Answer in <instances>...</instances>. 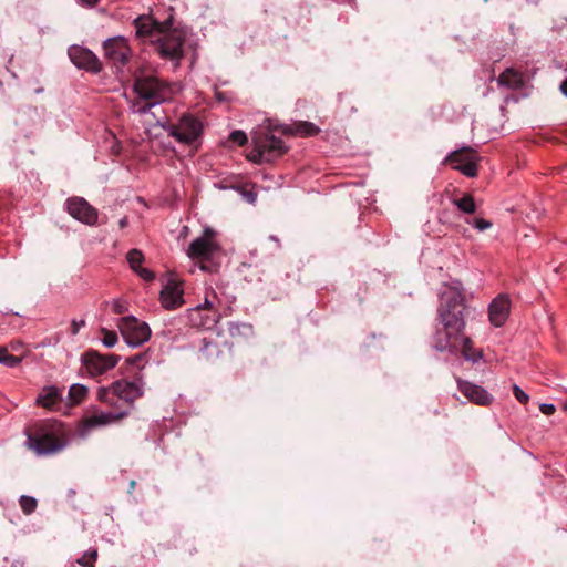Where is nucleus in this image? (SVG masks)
I'll use <instances>...</instances> for the list:
<instances>
[{
	"label": "nucleus",
	"instance_id": "f257e3e1",
	"mask_svg": "<svg viewBox=\"0 0 567 567\" xmlns=\"http://www.w3.org/2000/svg\"><path fill=\"white\" fill-rule=\"evenodd\" d=\"M437 307V319L442 326L434 337V348L440 352L461 353L473 363L483 358V352L475 349L472 339L465 333L466 321L464 289L460 281L443 286Z\"/></svg>",
	"mask_w": 567,
	"mask_h": 567
},
{
	"label": "nucleus",
	"instance_id": "f03ea898",
	"mask_svg": "<svg viewBox=\"0 0 567 567\" xmlns=\"http://www.w3.org/2000/svg\"><path fill=\"white\" fill-rule=\"evenodd\" d=\"M27 446L39 456L60 453L69 443V431L65 425L55 420H38L27 430Z\"/></svg>",
	"mask_w": 567,
	"mask_h": 567
},
{
	"label": "nucleus",
	"instance_id": "7ed1b4c3",
	"mask_svg": "<svg viewBox=\"0 0 567 567\" xmlns=\"http://www.w3.org/2000/svg\"><path fill=\"white\" fill-rule=\"evenodd\" d=\"M144 392L145 381L142 375H136L133 379H120L107 386L99 388L96 399L109 409L125 412L126 417Z\"/></svg>",
	"mask_w": 567,
	"mask_h": 567
},
{
	"label": "nucleus",
	"instance_id": "20e7f679",
	"mask_svg": "<svg viewBox=\"0 0 567 567\" xmlns=\"http://www.w3.org/2000/svg\"><path fill=\"white\" fill-rule=\"evenodd\" d=\"M288 151L285 142L276 137L270 124L260 125L251 132V150L247 159L255 164L272 162Z\"/></svg>",
	"mask_w": 567,
	"mask_h": 567
},
{
	"label": "nucleus",
	"instance_id": "39448f33",
	"mask_svg": "<svg viewBox=\"0 0 567 567\" xmlns=\"http://www.w3.org/2000/svg\"><path fill=\"white\" fill-rule=\"evenodd\" d=\"M134 92L140 99L147 101L146 105L136 110L138 113H146L152 106L168 99L171 94L168 85L154 75L136 78Z\"/></svg>",
	"mask_w": 567,
	"mask_h": 567
},
{
	"label": "nucleus",
	"instance_id": "423d86ee",
	"mask_svg": "<svg viewBox=\"0 0 567 567\" xmlns=\"http://www.w3.org/2000/svg\"><path fill=\"white\" fill-rule=\"evenodd\" d=\"M480 159L481 157L474 148L464 146L451 152L442 164L451 165L453 169L461 172L466 177L473 178L478 174L477 164Z\"/></svg>",
	"mask_w": 567,
	"mask_h": 567
},
{
	"label": "nucleus",
	"instance_id": "0eeeda50",
	"mask_svg": "<svg viewBox=\"0 0 567 567\" xmlns=\"http://www.w3.org/2000/svg\"><path fill=\"white\" fill-rule=\"evenodd\" d=\"M117 328L125 342L131 347H138L148 341L151 337L148 324L133 316L120 318Z\"/></svg>",
	"mask_w": 567,
	"mask_h": 567
},
{
	"label": "nucleus",
	"instance_id": "6e6552de",
	"mask_svg": "<svg viewBox=\"0 0 567 567\" xmlns=\"http://www.w3.org/2000/svg\"><path fill=\"white\" fill-rule=\"evenodd\" d=\"M185 35L179 30L161 33L157 39L156 50L164 59H169L177 66L184 56L183 45Z\"/></svg>",
	"mask_w": 567,
	"mask_h": 567
},
{
	"label": "nucleus",
	"instance_id": "1a4fd4ad",
	"mask_svg": "<svg viewBox=\"0 0 567 567\" xmlns=\"http://www.w3.org/2000/svg\"><path fill=\"white\" fill-rule=\"evenodd\" d=\"M165 130L177 142L190 144L200 135L203 125L194 115L184 114L176 124H169Z\"/></svg>",
	"mask_w": 567,
	"mask_h": 567
},
{
	"label": "nucleus",
	"instance_id": "9d476101",
	"mask_svg": "<svg viewBox=\"0 0 567 567\" xmlns=\"http://www.w3.org/2000/svg\"><path fill=\"white\" fill-rule=\"evenodd\" d=\"M120 359L117 354H101L91 350L82 355L81 362L89 377L97 378L114 369Z\"/></svg>",
	"mask_w": 567,
	"mask_h": 567
},
{
	"label": "nucleus",
	"instance_id": "9b49d317",
	"mask_svg": "<svg viewBox=\"0 0 567 567\" xmlns=\"http://www.w3.org/2000/svg\"><path fill=\"white\" fill-rule=\"evenodd\" d=\"M103 55L113 66H124L131 56V49L127 40L122 37H112L103 42Z\"/></svg>",
	"mask_w": 567,
	"mask_h": 567
},
{
	"label": "nucleus",
	"instance_id": "f8f14e48",
	"mask_svg": "<svg viewBox=\"0 0 567 567\" xmlns=\"http://www.w3.org/2000/svg\"><path fill=\"white\" fill-rule=\"evenodd\" d=\"M159 301L164 309L175 310L185 303L184 281L176 275H169L161 290Z\"/></svg>",
	"mask_w": 567,
	"mask_h": 567
},
{
	"label": "nucleus",
	"instance_id": "ddd939ff",
	"mask_svg": "<svg viewBox=\"0 0 567 567\" xmlns=\"http://www.w3.org/2000/svg\"><path fill=\"white\" fill-rule=\"evenodd\" d=\"M214 236L215 233L212 229H205L200 237L190 243L187 250V256L190 259H197L200 261L209 260L219 249Z\"/></svg>",
	"mask_w": 567,
	"mask_h": 567
},
{
	"label": "nucleus",
	"instance_id": "4468645a",
	"mask_svg": "<svg viewBox=\"0 0 567 567\" xmlns=\"http://www.w3.org/2000/svg\"><path fill=\"white\" fill-rule=\"evenodd\" d=\"M66 212L76 220L87 226L97 224L99 212L83 197H70L65 202Z\"/></svg>",
	"mask_w": 567,
	"mask_h": 567
},
{
	"label": "nucleus",
	"instance_id": "2eb2a0df",
	"mask_svg": "<svg viewBox=\"0 0 567 567\" xmlns=\"http://www.w3.org/2000/svg\"><path fill=\"white\" fill-rule=\"evenodd\" d=\"M234 298L218 293L215 289L207 288L204 296L203 307L210 313L217 316V320L228 317L233 312Z\"/></svg>",
	"mask_w": 567,
	"mask_h": 567
},
{
	"label": "nucleus",
	"instance_id": "dca6fc26",
	"mask_svg": "<svg viewBox=\"0 0 567 567\" xmlns=\"http://www.w3.org/2000/svg\"><path fill=\"white\" fill-rule=\"evenodd\" d=\"M68 55L72 63L79 69H83L94 74L102 71V62L95 53L86 48L72 45L68 50Z\"/></svg>",
	"mask_w": 567,
	"mask_h": 567
},
{
	"label": "nucleus",
	"instance_id": "f3484780",
	"mask_svg": "<svg viewBox=\"0 0 567 567\" xmlns=\"http://www.w3.org/2000/svg\"><path fill=\"white\" fill-rule=\"evenodd\" d=\"M458 391L472 403L481 406H488L493 396L481 385L460 378L456 379Z\"/></svg>",
	"mask_w": 567,
	"mask_h": 567
},
{
	"label": "nucleus",
	"instance_id": "a211bd4d",
	"mask_svg": "<svg viewBox=\"0 0 567 567\" xmlns=\"http://www.w3.org/2000/svg\"><path fill=\"white\" fill-rule=\"evenodd\" d=\"M511 312V299L508 295L501 293L488 306V320L495 328L503 327Z\"/></svg>",
	"mask_w": 567,
	"mask_h": 567
},
{
	"label": "nucleus",
	"instance_id": "6ab92c4d",
	"mask_svg": "<svg viewBox=\"0 0 567 567\" xmlns=\"http://www.w3.org/2000/svg\"><path fill=\"white\" fill-rule=\"evenodd\" d=\"M125 417V412H120L116 409H110L109 411H97L83 419L82 424L85 431H90L95 427L105 426L112 423H116Z\"/></svg>",
	"mask_w": 567,
	"mask_h": 567
},
{
	"label": "nucleus",
	"instance_id": "aec40b11",
	"mask_svg": "<svg viewBox=\"0 0 567 567\" xmlns=\"http://www.w3.org/2000/svg\"><path fill=\"white\" fill-rule=\"evenodd\" d=\"M187 318L189 323L196 328L210 329L219 322L217 316L207 311V309L203 307V303H198L196 307L188 309Z\"/></svg>",
	"mask_w": 567,
	"mask_h": 567
},
{
	"label": "nucleus",
	"instance_id": "412c9836",
	"mask_svg": "<svg viewBox=\"0 0 567 567\" xmlns=\"http://www.w3.org/2000/svg\"><path fill=\"white\" fill-rule=\"evenodd\" d=\"M61 402L62 392L54 385L44 386L35 400L37 405L52 411L56 410Z\"/></svg>",
	"mask_w": 567,
	"mask_h": 567
},
{
	"label": "nucleus",
	"instance_id": "4be33fe9",
	"mask_svg": "<svg viewBox=\"0 0 567 567\" xmlns=\"http://www.w3.org/2000/svg\"><path fill=\"white\" fill-rule=\"evenodd\" d=\"M127 261L130 264V267L134 272H136L142 279L145 281H152L155 279V274L147 269L142 267V262L144 261V255L138 249H131L127 252Z\"/></svg>",
	"mask_w": 567,
	"mask_h": 567
},
{
	"label": "nucleus",
	"instance_id": "5701e85b",
	"mask_svg": "<svg viewBox=\"0 0 567 567\" xmlns=\"http://www.w3.org/2000/svg\"><path fill=\"white\" fill-rule=\"evenodd\" d=\"M229 350L226 342H221L219 338H205L203 340V347L200 348L202 357L208 361H214L220 358L225 350Z\"/></svg>",
	"mask_w": 567,
	"mask_h": 567
},
{
	"label": "nucleus",
	"instance_id": "b1692460",
	"mask_svg": "<svg viewBox=\"0 0 567 567\" xmlns=\"http://www.w3.org/2000/svg\"><path fill=\"white\" fill-rule=\"evenodd\" d=\"M497 83L501 86L517 90L524 85V74L513 68H508L499 74Z\"/></svg>",
	"mask_w": 567,
	"mask_h": 567
},
{
	"label": "nucleus",
	"instance_id": "393cba45",
	"mask_svg": "<svg viewBox=\"0 0 567 567\" xmlns=\"http://www.w3.org/2000/svg\"><path fill=\"white\" fill-rule=\"evenodd\" d=\"M136 34L138 37L161 34V25L150 17H138L135 19Z\"/></svg>",
	"mask_w": 567,
	"mask_h": 567
},
{
	"label": "nucleus",
	"instance_id": "a878e982",
	"mask_svg": "<svg viewBox=\"0 0 567 567\" xmlns=\"http://www.w3.org/2000/svg\"><path fill=\"white\" fill-rule=\"evenodd\" d=\"M287 134L299 135L301 137L315 136L320 132V128L311 122H299L293 126L284 130Z\"/></svg>",
	"mask_w": 567,
	"mask_h": 567
},
{
	"label": "nucleus",
	"instance_id": "bb28decb",
	"mask_svg": "<svg viewBox=\"0 0 567 567\" xmlns=\"http://www.w3.org/2000/svg\"><path fill=\"white\" fill-rule=\"evenodd\" d=\"M89 389L80 383L72 384L69 389L68 398L71 404H80L87 396Z\"/></svg>",
	"mask_w": 567,
	"mask_h": 567
},
{
	"label": "nucleus",
	"instance_id": "cd10ccee",
	"mask_svg": "<svg viewBox=\"0 0 567 567\" xmlns=\"http://www.w3.org/2000/svg\"><path fill=\"white\" fill-rule=\"evenodd\" d=\"M453 204L465 214H473L476 210L474 197L471 194H465L458 199H453Z\"/></svg>",
	"mask_w": 567,
	"mask_h": 567
},
{
	"label": "nucleus",
	"instance_id": "c85d7f7f",
	"mask_svg": "<svg viewBox=\"0 0 567 567\" xmlns=\"http://www.w3.org/2000/svg\"><path fill=\"white\" fill-rule=\"evenodd\" d=\"M229 332L233 338L244 337L249 338L254 333L252 326L249 323H230Z\"/></svg>",
	"mask_w": 567,
	"mask_h": 567
},
{
	"label": "nucleus",
	"instance_id": "c756f323",
	"mask_svg": "<svg viewBox=\"0 0 567 567\" xmlns=\"http://www.w3.org/2000/svg\"><path fill=\"white\" fill-rule=\"evenodd\" d=\"M99 557V553L96 548H91L85 551L76 563L82 567H95V561Z\"/></svg>",
	"mask_w": 567,
	"mask_h": 567
},
{
	"label": "nucleus",
	"instance_id": "7c9ffc66",
	"mask_svg": "<svg viewBox=\"0 0 567 567\" xmlns=\"http://www.w3.org/2000/svg\"><path fill=\"white\" fill-rule=\"evenodd\" d=\"M21 362V358L12 355L3 347L0 348V364L14 368Z\"/></svg>",
	"mask_w": 567,
	"mask_h": 567
},
{
	"label": "nucleus",
	"instance_id": "2f4dec72",
	"mask_svg": "<svg viewBox=\"0 0 567 567\" xmlns=\"http://www.w3.org/2000/svg\"><path fill=\"white\" fill-rule=\"evenodd\" d=\"M20 507L25 515L32 514L38 505V502L32 496L22 495L19 499Z\"/></svg>",
	"mask_w": 567,
	"mask_h": 567
},
{
	"label": "nucleus",
	"instance_id": "473e14b6",
	"mask_svg": "<svg viewBox=\"0 0 567 567\" xmlns=\"http://www.w3.org/2000/svg\"><path fill=\"white\" fill-rule=\"evenodd\" d=\"M101 341L106 348H113L117 343V334L115 331L101 328L100 330Z\"/></svg>",
	"mask_w": 567,
	"mask_h": 567
},
{
	"label": "nucleus",
	"instance_id": "72a5a7b5",
	"mask_svg": "<svg viewBox=\"0 0 567 567\" xmlns=\"http://www.w3.org/2000/svg\"><path fill=\"white\" fill-rule=\"evenodd\" d=\"M229 140L239 146H243L247 143L248 138L245 132L243 131H234L229 135Z\"/></svg>",
	"mask_w": 567,
	"mask_h": 567
},
{
	"label": "nucleus",
	"instance_id": "f704fd0d",
	"mask_svg": "<svg viewBox=\"0 0 567 567\" xmlns=\"http://www.w3.org/2000/svg\"><path fill=\"white\" fill-rule=\"evenodd\" d=\"M126 363L128 365H136L138 369H142L146 363L145 354H136L126 359Z\"/></svg>",
	"mask_w": 567,
	"mask_h": 567
},
{
	"label": "nucleus",
	"instance_id": "c9c22d12",
	"mask_svg": "<svg viewBox=\"0 0 567 567\" xmlns=\"http://www.w3.org/2000/svg\"><path fill=\"white\" fill-rule=\"evenodd\" d=\"M513 394L516 400L522 404H527L529 401V396L525 393L517 384L513 385Z\"/></svg>",
	"mask_w": 567,
	"mask_h": 567
},
{
	"label": "nucleus",
	"instance_id": "e433bc0d",
	"mask_svg": "<svg viewBox=\"0 0 567 567\" xmlns=\"http://www.w3.org/2000/svg\"><path fill=\"white\" fill-rule=\"evenodd\" d=\"M472 225L480 231H484L492 227V223L484 218H475Z\"/></svg>",
	"mask_w": 567,
	"mask_h": 567
},
{
	"label": "nucleus",
	"instance_id": "4c0bfd02",
	"mask_svg": "<svg viewBox=\"0 0 567 567\" xmlns=\"http://www.w3.org/2000/svg\"><path fill=\"white\" fill-rule=\"evenodd\" d=\"M113 312L122 315L127 310L126 303L122 300H114L112 303Z\"/></svg>",
	"mask_w": 567,
	"mask_h": 567
},
{
	"label": "nucleus",
	"instance_id": "58836bf2",
	"mask_svg": "<svg viewBox=\"0 0 567 567\" xmlns=\"http://www.w3.org/2000/svg\"><path fill=\"white\" fill-rule=\"evenodd\" d=\"M539 410L543 414L545 415H551L555 413L556 411V408L554 404H550V403H543L539 405Z\"/></svg>",
	"mask_w": 567,
	"mask_h": 567
},
{
	"label": "nucleus",
	"instance_id": "ea45409f",
	"mask_svg": "<svg viewBox=\"0 0 567 567\" xmlns=\"http://www.w3.org/2000/svg\"><path fill=\"white\" fill-rule=\"evenodd\" d=\"M84 326H85V321L84 320H79V321L78 320H72V322H71V333L73 336L78 334L80 329L82 327H84Z\"/></svg>",
	"mask_w": 567,
	"mask_h": 567
},
{
	"label": "nucleus",
	"instance_id": "a19ab883",
	"mask_svg": "<svg viewBox=\"0 0 567 567\" xmlns=\"http://www.w3.org/2000/svg\"><path fill=\"white\" fill-rule=\"evenodd\" d=\"M560 91L565 96H567V78L563 81L560 85Z\"/></svg>",
	"mask_w": 567,
	"mask_h": 567
},
{
	"label": "nucleus",
	"instance_id": "79ce46f5",
	"mask_svg": "<svg viewBox=\"0 0 567 567\" xmlns=\"http://www.w3.org/2000/svg\"><path fill=\"white\" fill-rule=\"evenodd\" d=\"M99 0H80L81 3L93 7L97 3Z\"/></svg>",
	"mask_w": 567,
	"mask_h": 567
},
{
	"label": "nucleus",
	"instance_id": "37998d69",
	"mask_svg": "<svg viewBox=\"0 0 567 567\" xmlns=\"http://www.w3.org/2000/svg\"><path fill=\"white\" fill-rule=\"evenodd\" d=\"M120 227L123 229L125 228L127 225H128V218L125 216L123 217L120 223H118Z\"/></svg>",
	"mask_w": 567,
	"mask_h": 567
},
{
	"label": "nucleus",
	"instance_id": "c03bdc74",
	"mask_svg": "<svg viewBox=\"0 0 567 567\" xmlns=\"http://www.w3.org/2000/svg\"><path fill=\"white\" fill-rule=\"evenodd\" d=\"M135 485H136V482L135 481H131L130 482V493H132L135 488Z\"/></svg>",
	"mask_w": 567,
	"mask_h": 567
},
{
	"label": "nucleus",
	"instance_id": "a18cd8bd",
	"mask_svg": "<svg viewBox=\"0 0 567 567\" xmlns=\"http://www.w3.org/2000/svg\"><path fill=\"white\" fill-rule=\"evenodd\" d=\"M249 200L252 203L255 200V195H249Z\"/></svg>",
	"mask_w": 567,
	"mask_h": 567
},
{
	"label": "nucleus",
	"instance_id": "49530a36",
	"mask_svg": "<svg viewBox=\"0 0 567 567\" xmlns=\"http://www.w3.org/2000/svg\"><path fill=\"white\" fill-rule=\"evenodd\" d=\"M200 268H202L203 270H207V269H208V268L206 267V265H205V264H202Z\"/></svg>",
	"mask_w": 567,
	"mask_h": 567
},
{
	"label": "nucleus",
	"instance_id": "de8ad7c7",
	"mask_svg": "<svg viewBox=\"0 0 567 567\" xmlns=\"http://www.w3.org/2000/svg\"><path fill=\"white\" fill-rule=\"evenodd\" d=\"M270 239L278 243V239L275 236H270Z\"/></svg>",
	"mask_w": 567,
	"mask_h": 567
}]
</instances>
